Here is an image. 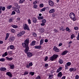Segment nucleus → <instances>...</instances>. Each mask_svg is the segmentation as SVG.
Masks as SVG:
<instances>
[{
  "mask_svg": "<svg viewBox=\"0 0 79 79\" xmlns=\"http://www.w3.org/2000/svg\"><path fill=\"white\" fill-rule=\"evenodd\" d=\"M17 21H20V18H17Z\"/></svg>",
  "mask_w": 79,
  "mask_h": 79,
  "instance_id": "69168bd1",
  "label": "nucleus"
},
{
  "mask_svg": "<svg viewBox=\"0 0 79 79\" xmlns=\"http://www.w3.org/2000/svg\"><path fill=\"white\" fill-rule=\"evenodd\" d=\"M63 63V61L62 59L59 60V63L60 64H62Z\"/></svg>",
  "mask_w": 79,
  "mask_h": 79,
  "instance_id": "b1692460",
  "label": "nucleus"
},
{
  "mask_svg": "<svg viewBox=\"0 0 79 79\" xmlns=\"http://www.w3.org/2000/svg\"><path fill=\"white\" fill-rule=\"evenodd\" d=\"M8 55V53L7 52H6L4 53V54H3L2 55V57H5V56H7V55Z\"/></svg>",
  "mask_w": 79,
  "mask_h": 79,
  "instance_id": "412c9836",
  "label": "nucleus"
},
{
  "mask_svg": "<svg viewBox=\"0 0 79 79\" xmlns=\"http://www.w3.org/2000/svg\"><path fill=\"white\" fill-rule=\"evenodd\" d=\"M54 31H55V32H58V31L56 29H54Z\"/></svg>",
  "mask_w": 79,
  "mask_h": 79,
  "instance_id": "052dcab7",
  "label": "nucleus"
},
{
  "mask_svg": "<svg viewBox=\"0 0 79 79\" xmlns=\"http://www.w3.org/2000/svg\"><path fill=\"white\" fill-rule=\"evenodd\" d=\"M11 31L13 33H15V30L14 29H11Z\"/></svg>",
  "mask_w": 79,
  "mask_h": 79,
  "instance_id": "4c0bfd02",
  "label": "nucleus"
},
{
  "mask_svg": "<svg viewBox=\"0 0 79 79\" xmlns=\"http://www.w3.org/2000/svg\"><path fill=\"white\" fill-rule=\"evenodd\" d=\"M79 77L78 75H76L75 76V79H79Z\"/></svg>",
  "mask_w": 79,
  "mask_h": 79,
  "instance_id": "a19ab883",
  "label": "nucleus"
},
{
  "mask_svg": "<svg viewBox=\"0 0 79 79\" xmlns=\"http://www.w3.org/2000/svg\"><path fill=\"white\" fill-rule=\"evenodd\" d=\"M42 22L43 23H46V20H45V19H44L42 20Z\"/></svg>",
  "mask_w": 79,
  "mask_h": 79,
  "instance_id": "49530a36",
  "label": "nucleus"
},
{
  "mask_svg": "<svg viewBox=\"0 0 79 79\" xmlns=\"http://www.w3.org/2000/svg\"><path fill=\"white\" fill-rule=\"evenodd\" d=\"M44 43V40H41L40 41V45H41L42 44V43Z\"/></svg>",
  "mask_w": 79,
  "mask_h": 79,
  "instance_id": "c9c22d12",
  "label": "nucleus"
},
{
  "mask_svg": "<svg viewBox=\"0 0 79 79\" xmlns=\"http://www.w3.org/2000/svg\"><path fill=\"white\" fill-rule=\"evenodd\" d=\"M3 43V41L0 40V44H2Z\"/></svg>",
  "mask_w": 79,
  "mask_h": 79,
  "instance_id": "0e129e2a",
  "label": "nucleus"
},
{
  "mask_svg": "<svg viewBox=\"0 0 79 79\" xmlns=\"http://www.w3.org/2000/svg\"><path fill=\"white\" fill-rule=\"evenodd\" d=\"M74 37H75V35L74 34H72L71 35V38L72 39H73Z\"/></svg>",
  "mask_w": 79,
  "mask_h": 79,
  "instance_id": "393cba45",
  "label": "nucleus"
},
{
  "mask_svg": "<svg viewBox=\"0 0 79 79\" xmlns=\"http://www.w3.org/2000/svg\"><path fill=\"white\" fill-rule=\"evenodd\" d=\"M36 79H40V76L37 77L36 78Z\"/></svg>",
  "mask_w": 79,
  "mask_h": 79,
  "instance_id": "bf43d9fd",
  "label": "nucleus"
},
{
  "mask_svg": "<svg viewBox=\"0 0 79 79\" xmlns=\"http://www.w3.org/2000/svg\"><path fill=\"white\" fill-rule=\"evenodd\" d=\"M45 42H48V40H47V39H45L44 40Z\"/></svg>",
  "mask_w": 79,
  "mask_h": 79,
  "instance_id": "338daca9",
  "label": "nucleus"
},
{
  "mask_svg": "<svg viewBox=\"0 0 79 79\" xmlns=\"http://www.w3.org/2000/svg\"><path fill=\"white\" fill-rule=\"evenodd\" d=\"M22 45L23 47L26 48L25 52L26 53H27L28 57H31L32 56V54L31 52H28L29 50V46H28V45H29V39H27L25 41V43H23Z\"/></svg>",
  "mask_w": 79,
  "mask_h": 79,
  "instance_id": "f257e3e1",
  "label": "nucleus"
},
{
  "mask_svg": "<svg viewBox=\"0 0 79 79\" xmlns=\"http://www.w3.org/2000/svg\"><path fill=\"white\" fill-rule=\"evenodd\" d=\"M5 7H2V11H5Z\"/></svg>",
  "mask_w": 79,
  "mask_h": 79,
  "instance_id": "4d7b16f0",
  "label": "nucleus"
},
{
  "mask_svg": "<svg viewBox=\"0 0 79 79\" xmlns=\"http://www.w3.org/2000/svg\"><path fill=\"white\" fill-rule=\"evenodd\" d=\"M6 58L7 60H8V61H11L13 59V57H10V58L7 57H6Z\"/></svg>",
  "mask_w": 79,
  "mask_h": 79,
  "instance_id": "2eb2a0df",
  "label": "nucleus"
},
{
  "mask_svg": "<svg viewBox=\"0 0 79 79\" xmlns=\"http://www.w3.org/2000/svg\"><path fill=\"white\" fill-rule=\"evenodd\" d=\"M2 7L0 6V14L2 13Z\"/></svg>",
  "mask_w": 79,
  "mask_h": 79,
  "instance_id": "09e8293b",
  "label": "nucleus"
},
{
  "mask_svg": "<svg viewBox=\"0 0 79 79\" xmlns=\"http://www.w3.org/2000/svg\"><path fill=\"white\" fill-rule=\"evenodd\" d=\"M0 70L1 71H6V69L5 68L1 67L0 69Z\"/></svg>",
  "mask_w": 79,
  "mask_h": 79,
  "instance_id": "9b49d317",
  "label": "nucleus"
},
{
  "mask_svg": "<svg viewBox=\"0 0 79 79\" xmlns=\"http://www.w3.org/2000/svg\"><path fill=\"white\" fill-rule=\"evenodd\" d=\"M28 21L29 24H31V19H28Z\"/></svg>",
  "mask_w": 79,
  "mask_h": 79,
  "instance_id": "37998d69",
  "label": "nucleus"
},
{
  "mask_svg": "<svg viewBox=\"0 0 79 79\" xmlns=\"http://www.w3.org/2000/svg\"><path fill=\"white\" fill-rule=\"evenodd\" d=\"M6 75H7L9 77H12L13 76H12V74L10 72H7L6 73Z\"/></svg>",
  "mask_w": 79,
  "mask_h": 79,
  "instance_id": "1a4fd4ad",
  "label": "nucleus"
},
{
  "mask_svg": "<svg viewBox=\"0 0 79 79\" xmlns=\"http://www.w3.org/2000/svg\"><path fill=\"white\" fill-rule=\"evenodd\" d=\"M0 61L3 62L5 61V59L4 58H2L0 59Z\"/></svg>",
  "mask_w": 79,
  "mask_h": 79,
  "instance_id": "cd10ccee",
  "label": "nucleus"
},
{
  "mask_svg": "<svg viewBox=\"0 0 79 79\" xmlns=\"http://www.w3.org/2000/svg\"><path fill=\"white\" fill-rule=\"evenodd\" d=\"M30 66L28 64H27L26 67L27 68H30Z\"/></svg>",
  "mask_w": 79,
  "mask_h": 79,
  "instance_id": "8fccbe9b",
  "label": "nucleus"
},
{
  "mask_svg": "<svg viewBox=\"0 0 79 79\" xmlns=\"http://www.w3.org/2000/svg\"><path fill=\"white\" fill-rule=\"evenodd\" d=\"M71 63L70 62H68L67 63V66H70V65H71Z\"/></svg>",
  "mask_w": 79,
  "mask_h": 79,
  "instance_id": "de8ad7c7",
  "label": "nucleus"
},
{
  "mask_svg": "<svg viewBox=\"0 0 79 79\" xmlns=\"http://www.w3.org/2000/svg\"><path fill=\"white\" fill-rule=\"evenodd\" d=\"M37 1H34L33 2V4L34 5H35V4H36V3H37Z\"/></svg>",
  "mask_w": 79,
  "mask_h": 79,
  "instance_id": "680f3d73",
  "label": "nucleus"
},
{
  "mask_svg": "<svg viewBox=\"0 0 79 79\" xmlns=\"http://www.w3.org/2000/svg\"><path fill=\"white\" fill-rule=\"evenodd\" d=\"M34 8H37V5H34Z\"/></svg>",
  "mask_w": 79,
  "mask_h": 79,
  "instance_id": "864d4df0",
  "label": "nucleus"
},
{
  "mask_svg": "<svg viewBox=\"0 0 79 79\" xmlns=\"http://www.w3.org/2000/svg\"><path fill=\"white\" fill-rule=\"evenodd\" d=\"M66 30L67 31H68L69 32H71V30H70V29H69V28H68V27L66 28Z\"/></svg>",
  "mask_w": 79,
  "mask_h": 79,
  "instance_id": "5701e85b",
  "label": "nucleus"
},
{
  "mask_svg": "<svg viewBox=\"0 0 79 79\" xmlns=\"http://www.w3.org/2000/svg\"><path fill=\"white\" fill-rule=\"evenodd\" d=\"M15 48V47H14V46L13 45H10V49H13Z\"/></svg>",
  "mask_w": 79,
  "mask_h": 79,
  "instance_id": "bb28decb",
  "label": "nucleus"
},
{
  "mask_svg": "<svg viewBox=\"0 0 79 79\" xmlns=\"http://www.w3.org/2000/svg\"><path fill=\"white\" fill-rule=\"evenodd\" d=\"M69 16L70 18L71 19H74L76 18V16H75V14L73 12H71L69 14Z\"/></svg>",
  "mask_w": 79,
  "mask_h": 79,
  "instance_id": "7ed1b4c3",
  "label": "nucleus"
},
{
  "mask_svg": "<svg viewBox=\"0 0 79 79\" xmlns=\"http://www.w3.org/2000/svg\"><path fill=\"white\" fill-rule=\"evenodd\" d=\"M62 70V67H60L59 68V69H57V73H59V72L61 70Z\"/></svg>",
  "mask_w": 79,
  "mask_h": 79,
  "instance_id": "aec40b11",
  "label": "nucleus"
},
{
  "mask_svg": "<svg viewBox=\"0 0 79 79\" xmlns=\"http://www.w3.org/2000/svg\"><path fill=\"white\" fill-rule=\"evenodd\" d=\"M69 71L70 72H72L74 71V68H71L69 69Z\"/></svg>",
  "mask_w": 79,
  "mask_h": 79,
  "instance_id": "473e14b6",
  "label": "nucleus"
},
{
  "mask_svg": "<svg viewBox=\"0 0 79 79\" xmlns=\"http://www.w3.org/2000/svg\"><path fill=\"white\" fill-rule=\"evenodd\" d=\"M40 8H42V7H44V4H41L40 5Z\"/></svg>",
  "mask_w": 79,
  "mask_h": 79,
  "instance_id": "ea45409f",
  "label": "nucleus"
},
{
  "mask_svg": "<svg viewBox=\"0 0 79 79\" xmlns=\"http://www.w3.org/2000/svg\"><path fill=\"white\" fill-rule=\"evenodd\" d=\"M46 9V8L44 7V8H43L42 9H41L40 11L42 12V11H45V10Z\"/></svg>",
  "mask_w": 79,
  "mask_h": 79,
  "instance_id": "a878e982",
  "label": "nucleus"
},
{
  "mask_svg": "<svg viewBox=\"0 0 79 79\" xmlns=\"http://www.w3.org/2000/svg\"><path fill=\"white\" fill-rule=\"evenodd\" d=\"M47 60H48V56H46L45 58L44 61H47Z\"/></svg>",
  "mask_w": 79,
  "mask_h": 79,
  "instance_id": "c03bdc74",
  "label": "nucleus"
},
{
  "mask_svg": "<svg viewBox=\"0 0 79 79\" xmlns=\"http://www.w3.org/2000/svg\"><path fill=\"white\" fill-rule=\"evenodd\" d=\"M11 7H12V5L8 6L7 7V9H8V10H10V8H11Z\"/></svg>",
  "mask_w": 79,
  "mask_h": 79,
  "instance_id": "7c9ffc66",
  "label": "nucleus"
},
{
  "mask_svg": "<svg viewBox=\"0 0 79 79\" xmlns=\"http://www.w3.org/2000/svg\"><path fill=\"white\" fill-rule=\"evenodd\" d=\"M77 40H79V33H78V36L77 37Z\"/></svg>",
  "mask_w": 79,
  "mask_h": 79,
  "instance_id": "603ef678",
  "label": "nucleus"
},
{
  "mask_svg": "<svg viewBox=\"0 0 79 79\" xmlns=\"http://www.w3.org/2000/svg\"><path fill=\"white\" fill-rule=\"evenodd\" d=\"M58 57V55H54L50 57V60L51 61H53V60H55V59L57 58Z\"/></svg>",
  "mask_w": 79,
  "mask_h": 79,
  "instance_id": "f03ea898",
  "label": "nucleus"
},
{
  "mask_svg": "<svg viewBox=\"0 0 79 79\" xmlns=\"http://www.w3.org/2000/svg\"><path fill=\"white\" fill-rule=\"evenodd\" d=\"M54 12H55V10L54 9H52L49 11V13H54Z\"/></svg>",
  "mask_w": 79,
  "mask_h": 79,
  "instance_id": "4468645a",
  "label": "nucleus"
},
{
  "mask_svg": "<svg viewBox=\"0 0 79 79\" xmlns=\"http://www.w3.org/2000/svg\"><path fill=\"white\" fill-rule=\"evenodd\" d=\"M60 31H64V30H65V29L63 28V27H60Z\"/></svg>",
  "mask_w": 79,
  "mask_h": 79,
  "instance_id": "e433bc0d",
  "label": "nucleus"
},
{
  "mask_svg": "<svg viewBox=\"0 0 79 79\" xmlns=\"http://www.w3.org/2000/svg\"><path fill=\"white\" fill-rule=\"evenodd\" d=\"M68 53V51H64L63 52H62L61 55H66V53Z\"/></svg>",
  "mask_w": 79,
  "mask_h": 79,
  "instance_id": "a211bd4d",
  "label": "nucleus"
},
{
  "mask_svg": "<svg viewBox=\"0 0 79 79\" xmlns=\"http://www.w3.org/2000/svg\"><path fill=\"white\" fill-rule=\"evenodd\" d=\"M24 1H25V0H20L19 3H23Z\"/></svg>",
  "mask_w": 79,
  "mask_h": 79,
  "instance_id": "c756f323",
  "label": "nucleus"
},
{
  "mask_svg": "<svg viewBox=\"0 0 79 79\" xmlns=\"http://www.w3.org/2000/svg\"><path fill=\"white\" fill-rule=\"evenodd\" d=\"M36 42L35 41H32L31 42V46H32L33 45H35V43Z\"/></svg>",
  "mask_w": 79,
  "mask_h": 79,
  "instance_id": "dca6fc26",
  "label": "nucleus"
},
{
  "mask_svg": "<svg viewBox=\"0 0 79 79\" xmlns=\"http://www.w3.org/2000/svg\"><path fill=\"white\" fill-rule=\"evenodd\" d=\"M8 53L10 55H11L13 53V52L12 51H9L8 52Z\"/></svg>",
  "mask_w": 79,
  "mask_h": 79,
  "instance_id": "13d9d810",
  "label": "nucleus"
},
{
  "mask_svg": "<svg viewBox=\"0 0 79 79\" xmlns=\"http://www.w3.org/2000/svg\"><path fill=\"white\" fill-rule=\"evenodd\" d=\"M12 26L14 28H18V26H17L16 25H12Z\"/></svg>",
  "mask_w": 79,
  "mask_h": 79,
  "instance_id": "72a5a7b5",
  "label": "nucleus"
},
{
  "mask_svg": "<svg viewBox=\"0 0 79 79\" xmlns=\"http://www.w3.org/2000/svg\"><path fill=\"white\" fill-rule=\"evenodd\" d=\"M53 50L56 52H60L59 49L57 48V47L56 46H54V47Z\"/></svg>",
  "mask_w": 79,
  "mask_h": 79,
  "instance_id": "0eeeda50",
  "label": "nucleus"
},
{
  "mask_svg": "<svg viewBox=\"0 0 79 79\" xmlns=\"http://www.w3.org/2000/svg\"><path fill=\"white\" fill-rule=\"evenodd\" d=\"M28 73H28V72L26 71L25 72H24L23 75H26L27 74H28Z\"/></svg>",
  "mask_w": 79,
  "mask_h": 79,
  "instance_id": "58836bf2",
  "label": "nucleus"
},
{
  "mask_svg": "<svg viewBox=\"0 0 79 79\" xmlns=\"http://www.w3.org/2000/svg\"><path fill=\"white\" fill-rule=\"evenodd\" d=\"M9 35H10V34H9V33H7L6 34V36L5 39V40H7V39H8V37H9Z\"/></svg>",
  "mask_w": 79,
  "mask_h": 79,
  "instance_id": "ddd939ff",
  "label": "nucleus"
},
{
  "mask_svg": "<svg viewBox=\"0 0 79 79\" xmlns=\"http://www.w3.org/2000/svg\"><path fill=\"white\" fill-rule=\"evenodd\" d=\"M32 19L33 23H37V19H36V18L35 17L33 18Z\"/></svg>",
  "mask_w": 79,
  "mask_h": 79,
  "instance_id": "f8f14e48",
  "label": "nucleus"
},
{
  "mask_svg": "<svg viewBox=\"0 0 79 79\" xmlns=\"http://www.w3.org/2000/svg\"><path fill=\"white\" fill-rule=\"evenodd\" d=\"M74 29L75 30H78V27H74Z\"/></svg>",
  "mask_w": 79,
  "mask_h": 79,
  "instance_id": "6e6d98bb",
  "label": "nucleus"
},
{
  "mask_svg": "<svg viewBox=\"0 0 79 79\" xmlns=\"http://www.w3.org/2000/svg\"><path fill=\"white\" fill-rule=\"evenodd\" d=\"M9 23H11V22H13V20L12 19H10L9 20Z\"/></svg>",
  "mask_w": 79,
  "mask_h": 79,
  "instance_id": "a18cd8bd",
  "label": "nucleus"
},
{
  "mask_svg": "<svg viewBox=\"0 0 79 79\" xmlns=\"http://www.w3.org/2000/svg\"><path fill=\"white\" fill-rule=\"evenodd\" d=\"M38 18L39 19H44V17L43 16L38 17Z\"/></svg>",
  "mask_w": 79,
  "mask_h": 79,
  "instance_id": "c85d7f7f",
  "label": "nucleus"
},
{
  "mask_svg": "<svg viewBox=\"0 0 79 79\" xmlns=\"http://www.w3.org/2000/svg\"><path fill=\"white\" fill-rule=\"evenodd\" d=\"M65 78H66L65 76H64L62 77V79H65Z\"/></svg>",
  "mask_w": 79,
  "mask_h": 79,
  "instance_id": "774afa93",
  "label": "nucleus"
},
{
  "mask_svg": "<svg viewBox=\"0 0 79 79\" xmlns=\"http://www.w3.org/2000/svg\"><path fill=\"white\" fill-rule=\"evenodd\" d=\"M23 29L24 30H29V28L26 24H25L24 25H23Z\"/></svg>",
  "mask_w": 79,
  "mask_h": 79,
  "instance_id": "39448f33",
  "label": "nucleus"
},
{
  "mask_svg": "<svg viewBox=\"0 0 79 79\" xmlns=\"http://www.w3.org/2000/svg\"><path fill=\"white\" fill-rule=\"evenodd\" d=\"M53 75H49V79H52L53 78Z\"/></svg>",
  "mask_w": 79,
  "mask_h": 79,
  "instance_id": "2f4dec72",
  "label": "nucleus"
},
{
  "mask_svg": "<svg viewBox=\"0 0 79 79\" xmlns=\"http://www.w3.org/2000/svg\"><path fill=\"white\" fill-rule=\"evenodd\" d=\"M24 33H25V31H22L18 33L17 35L18 37H21V36H22L24 34Z\"/></svg>",
  "mask_w": 79,
  "mask_h": 79,
  "instance_id": "20e7f679",
  "label": "nucleus"
},
{
  "mask_svg": "<svg viewBox=\"0 0 79 79\" xmlns=\"http://www.w3.org/2000/svg\"><path fill=\"white\" fill-rule=\"evenodd\" d=\"M30 66H32V62L29 63Z\"/></svg>",
  "mask_w": 79,
  "mask_h": 79,
  "instance_id": "5fc2aeb1",
  "label": "nucleus"
},
{
  "mask_svg": "<svg viewBox=\"0 0 79 79\" xmlns=\"http://www.w3.org/2000/svg\"><path fill=\"white\" fill-rule=\"evenodd\" d=\"M49 4L50 6H53L54 3L52 1H49Z\"/></svg>",
  "mask_w": 79,
  "mask_h": 79,
  "instance_id": "9d476101",
  "label": "nucleus"
},
{
  "mask_svg": "<svg viewBox=\"0 0 79 79\" xmlns=\"http://www.w3.org/2000/svg\"><path fill=\"white\" fill-rule=\"evenodd\" d=\"M15 14H16V13L14 11H13L11 15H15Z\"/></svg>",
  "mask_w": 79,
  "mask_h": 79,
  "instance_id": "3c124183",
  "label": "nucleus"
},
{
  "mask_svg": "<svg viewBox=\"0 0 79 79\" xmlns=\"http://www.w3.org/2000/svg\"><path fill=\"white\" fill-rule=\"evenodd\" d=\"M15 39V37L14 36L10 37L9 39L10 42H13Z\"/></svg>",
  "mask_w": 79,
  "mask_h": 79,
  "instance_id": "423d86ee",
  "label": "nucleus"
},
{
  "mask_svg": "<svg viewBox=\"0 0 79 79\" xmlns=\"http://www.w3.org/2000/svg\"><path fill=\"white\" fill-rule=\"evenodd\" d=\"M44 31V29H41L40 30V32H43Z\"/></svg>",
  "mask_w": 79,
  "mask_h": 79,
  "instance_id": "79ce46f5",
  "label": "nucleus"
},
{
  "mask_svg": "<svg viewBox=\"0 0 79 79\" xmlns=\"http://www.w3.org/2000/svg\"><path fill=\"white\" fill-rule=\"evenodd\" d=\"M58 77H61L62 76V73L61 72H60L57 75Z\"/></svg>",
  "mask_w": 79,
  "mask_h": 79,
  "instance_id": "f3484780",
  "label": "nucleus"
},
{
  "mask_svg": "<svg viewBox=\"0 0 79 79\" xmlns=\"http://www.w3.org/2000/svg\"><path fill=\"white\" fill-rule=\"evenodd\" d=\"M10 69H14L15 68V65L14 64L10 65Z\"/></svg>",
  "mask_w": 79,
  "mask_h": 79,
  "instance_id": "6ab92c4d",
  "label": "nucleus"
},
{
  "mask_svg": "<svg viewBox=\"0 0 79 79\" xmlns=\"http://www.w3.org/2000/svg\"><path fill=\"white\" fill-rule=\"evenodd\" d=\"M29 74L31 75V76H33V75H34V72H31Z\"/></svg>",
  "mask_w": 79,
  "mask_h": 79,
  "instance_id": "f704fd0d",
  "label": "nucleus"
},
{
  "mask_svg": "<svg viewBox=\"0 0 79 79\" xmlns=\"http://www.w3.org/2000/svg\"><path fill=\"white\" fill-rule=\"evenodd\" d=\"M45 24L44 23H41V25L42 26H45Z\"/></svg>",
  "mask_w": 79,
  "mask_h": 79,
  "instance_id": "e2e57ef3",
  "label": "nucleus"
},
{
  "mask_svg": "<svg viewBox=\"0 0 79 79\" xmlns=\"http://www.w3.org/2000/svg\"><path fill=\"white\" fill-rule=\"evenodd\" d=\"M35 48H37L38 49H40V48H41V46H35Z\"/></svg>",
  "mask_w": 79,
  "mask_h": 79,
  "instance_id": "4be33fe9",
  "label": "nucleus"
},
{
  "mask_svg": "<svg viewBox=\"0 0 79 79\" xmlns=\"http://www.w3.org/2000/svg\"><path fill=\"white\" fill-rule=\"evenodd\" d=\"M14 10L16 11V12H17V13H20V11H19V10L18 8H14Z\"/></svg>",
  "mask_w": 79,
  "mask_h": 79,
  "instance_id": "6e6552de",
  "label": "nucleus"
}]
</instances>
